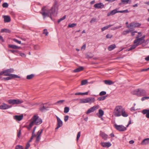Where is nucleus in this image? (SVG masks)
<instances>
[{"instance_id": "f257e3e1", "label": "nucleus", "mask_w": 149, "mask_h": 149, "mask_svg": "<svg viewBox=\"0 0 149 149\" xmlns=\"http://www.w3.org/2000/svg\"><path fill=\"white\" fill-rule=\"evenodd\" d=\"M56 4L54 5L50 10L47 8L45 7H44L42 8L40 13L43 16L44 18L48 17L52 19V16H56L57 14L58 8L56 7Z\"/></svg>"}, {"instance_id": "f03ea898", "label": "nucleus", "mask_w": 149, "mask_h": 149, "mask_svg": "<svg viewBox=\"0 0 149 149\" xmlns=\"http://www.w3.org/2000/svg\"><path fill=\"white\" fill-rule=\"evenodd\" d=\"M131 123V122H129L126 127H124L122 125H118L116 124H114V126L117 130L120 132H124L127 130V127H128Z\"/></svg>"}, {"instance_id": "7ed1b4c3", "label": "nucleus", "mask_w": 149, "mask_h": 149, "mask_svg": "<svg viewBox=\"0 0 149 149\" xmlns=\"http://www.w3.org/2000/svg\"><path fill=\"white\" fill-rule=\"evenodd\" d=\"M124 108L121 106H116L114 110V114L116 116H119L121 115V113Z\"/></svg>"}, {"instance_id": "20e7f679", "label": "nucleus", "mask_w": 149, "mask_h": 149, "mask_svg": "<svg viewBox=\"0 0 149 149\" xmlns=\"http://www.w3.org/2000/svg\"><path fill=\"white\" fill-rule=\"evenodd\" d=\"M140 24L137 22H132L129 24L127 25V27L130 29H134L139 26Z\"/></svg>"}, {"instance_id": "39448f33", "label": "nucleus", "mask_w": 149, "mask_h": 149, "mask_svg": "<svg viewBox=\"0 0 149 149\" xmlns=\"http://www.w3.org/2000/svg\"><path fill=\"white\" fill-rule=\"evenodd\" d=\"M9 104L14 105L15 104H19L22 103L23 101L22 100H9L8 101Z\"/></svg>"}, {"instance_id": "423d86ee", "label": "nucleus", "mask_w": 149, "mask_h": 149, "mask_svg": "<svg viewBox=\"0 0 149 149\" xmlns=\"http://www.w3.org/2000/svg\"><path fill=\"white\" fill-rule=\"evenodd\" d=\"M98 106H94L89 109L86 112V114H88L90 113L93 112L95 111L98 109Z\"/></svg>"}, {"instance_id": "0eeeda50", "label": "nucleus", "mask_w": 149, "mask_h": 149, "mask_svg": "<svg viewBox=\"0 0 149 149\" xmlns=\"http://www.w3.org/2000/svg\"><path fill=\"white\" fill-rule=\"evenodd\" d=\"M9 77H7L3 78V79L5 80H8L13 78H20V77L16 75V74H11L10 76H8Z\"/></svg>"}, {"instance_id": "6e6552de", "label": "nucleus", "mask_w": 149, "mask_h": 149, "mask_svg": "<svg viewBox=\"0 0 149 149\" xmlns=\"http://www.w3.org/2000/svg\"><path fill=\"white\" fill-rule=\"evenodd\" d=\"M99 135L101 136L104 140H107L108 138V135L101 131H100Z\"/></svg>"}, {"instance_id": "1a4fd4ad", "label": "nucleus", "mask_w": 149, "mask_h": 149, "mask_svg": "<svg viewBox=\"0 0 149 149\" xmlns=\"http://www.w3.org/2000/svg\"><path fill=\"white\" fill-rule=\"evenodd\" d=\"M42 122H31V123L29 124V126L27 127V129L30 130L31 129L34 124L35 123L36 125H38L41 124Z\"/></svg>"}, {"instance_id": "9d476101", "label": "nucleus", "mask_w": 149, "mask_h": 149, "mask_svg": "<svg viewBox=\"0 0 149 149\" xmlns=\"http://www.w3.org/2000/svg\"><path fill=\"white\" fill-rule=\"evenodd\" d=\"M94 7L97 9L102 8L104 7V5L102 3H98L95 4L94 5Z\"/></svg>"}, {"instance_id": "9b49d317", "label": "nucleus", "mask_w": 149, "mask_h": 149, "mask_svg": "<svg viewBox=\"0 0 149 149\" xmlns=\"http://www.w3.org/2000/svg\"><path fill=\"white\" fill-rule=\"evenodd\" d=\"M11 107L12 106H9L5 103H3L2 105H0V109H6Z\"/></svg>"}, {"instance_id": "f8f14e48", "label": "nucleus", "mask_w": 149, "mask_h": 149, "mask_svg": "<svg viewBox=\"0 0 149 149\" xmlns=\"http://www.w3.org/2000/svg\"><path fill=\"white\" fill-rule=\"evenodd\" d=\"M100 144L101 146L104 147L109 148L111 145V144L109 142H101Z\"/></svg>"}, {"instance_id": "ddd939ff", "label": "nucleus", "mask_w": 149, "mask_h": 149, "mask_svg": "<svg viewBox=\"0 0 149 149\" xmlns=\"http://www.w3.org/2000/svg\"><path fill=\"white\" fill-rule=\"evenodd\" d=\"M23 117V114H21L20 115H15L13 116V118L15 120L18 121H20L21 120Z\"/></svg>"}, {"instance_id": "4468645a", "label": "nucleus", "mask_w": 149, "mask_h": 149, "mask_svg": "<svg viewBox=\"0 0 149 149\" xmlns=\"http://www.w3.org/2000/svg\"><path fill=\"white\" fill-rule=\"evenodd\" d=\"M10 75L9 73L7 70L1 71L0 72V76L1 75H3L4 76H10Z\"/></svg>"}, {"instance_id": "2eb2a0df", "label": "nucleus", "mask_w": 149, "mask_h": 149, "mask_svg": "<svg viewBox=\"0 0 149 149\" xmlns=\"http://www.w3.org/2000/svg\"><path fill=\"white\" fill-rule=\"evenodd\" d=\"M142 113L143 114H146V117L148 118H149V109H144L143 110Z\"/></svg>"}, {"instance_id": "dca6fc26", "label": "nucleus", "mask_w": 149, "mask_h": 149, "mask_svg": "<svg viewBox=\"0 0 149 149\" xmlns=\"http://www.w3.org/2000/svg\"><path fill=\"white\" fill-rule=\"evenodd\" d=\"M118 13V11H117V9H115L112 10L111 12L108 13L107 15V16H109L111 15H113L116 13Z\"/></svg>"}, {"instance_id": "f3484780", "label": "nucleus", "mask_w": 149, "mask_h": 149, "mask_svg": "<svg viewBox=\"0 0 149 149\" xmlns=\"http://www.w3.org/2000/svg\"><path fill=\"white\" fill-rule=\"evenodd\" d=\"M148 143H149V138L144 139L141 143V144L142 145H146Z\"/></svg>"}, {"instance_id": "a211bd4d", "label": "nucleus", "mask_w": 149, "mask_h": 149, "mask_svg": "<svg viewBox=\"0 0 149 149\" xmlns=\"http://www.w3.org/2000/svg\"><path fill=\"white\" fill-rule=\"evenodd\" d=\"M4 21L5 22H10L11 19L9 16H4Z\"/></svg>"}, {"instance_id": "6ab92c4d", "label": "nucleus", "mask_w": 149, "mask_h": 149, "mask_svg": "<svg viewBox=\"0 0 149 149\" xmlns=\"http://www.w3.org/2000/svg\"><path fill=\"white\" fill-rule=\"evenodd\" d=\"M84 69V68L82 66H80L75 69H74L73 72H78L81 71H82Z\"/></svg>"}, {"instance_id": "aec40b11", "label": "nucleus", "mask_w": 149, "mask_h": 149, "mask_svg": "<svg viewBox=\"0 0 149 149\" xmlns=\"http://www.w3.org/2000/svg\"><path fill=\"white\" fill-rule=\"evenodd\" d=\"M133 95H136L138 96H140V90L139 89L137 90H134L132 92Z\"/></svg>"}, {"instance_id": "412c9836", "label": "nucleus", "mask_w": 149, "mask_h": 149, "mask_svg": "<svg viewBox=\"0 0 149 149\" xmlns=\"http://www.w3.org/2000/svg\"><path fill=\"white\" fill-rule=\"evenodd\" d=\"M39 117L37 115H35L32 117L31 121H36L37 120H39V121H42V120L41 119H38Z\"/></svg>"}, {"instance_id": "4be33fe9", "label": "nucleus", "mask_w": 149, "mask_h": 149, "mask_svg": "<svg viewBox=\"0 0 149 149\" xmlns=\"http://www.w3.org/2000/svg\"><path fill=\"white\" fill-rule=\"evenodd\" d=\"M121 2L119 3V5L127 4L129 3L130 0H121Z\"/></svg>"}, {"instance_id": "5701e85b", "label": "nucleus", "mask_w": 149, "mask_h": 149, "mask_svg": "<svg viewBox=\"0 0 149 149\" xmlns=\"http://www.w3.org/2000/svg\"><path fill=\"white\" fill-rule=\"evenodd\" d=\"M104 83L107 85H111L113 84L114 82L110 80H105L104 81Z\"/></svg>"}, {"instance_id": "b1692460", "label": "nucleus", "mask_w": 149, "mask_h": 149, "mask_svg": "<svg viewBox=\"0 0 149 149\" xmlns=\"http://www.w3.org/2000/svg\"><path fill=\"white\" fill-rule=\"evenodd\" d=\"M88 103H91L95 101V98L94 97H88Z\"/></svg>"}, {"instance_id": "393cba45", "label": "nucleus", "mask_w": 149, "mask_h": 149, "mask_svg": "<svg viewBox=\"0 0 149 149\" xmlns=\"http://www.w3.org/2000/svg\"><path fill=\"white\" fill-rule=\"evenodd\" d=\"M8 47L10 48L15 49H19V47L14 45H8Z\"/></svg>"}, {"instance_id": "a878e982", "label": "nucleus", "mask_w": 149, "mask_h": 149, "mask_svg": "<svg viewBox=\"0 0 149 149\" xmlns=\"http://www.w3.org/2000/svg\"><path fill=\"white\" fill-rule=\"evenodd\" d=\"M63 122H57V127L56 128L55 130L58 129L59 127H61L63 125Z\"/></svg>"}, {"instance_id": "bb28decb", "label": "nucleus", "mask_w": 149, "mask_h": 149, "mask_svg": "<svg viewBox=\"0 0 149 149\" xmlns=\"http://www.w3.org/2000/svg\"><path fill=\"white\" fill-rule=\"evenodd\" d=\"M116 47V45L115 44H113L110 45L108 47V49L109 51H111L114 49Z\"/></svg>"}, {"instance_id": "cd10ccee", "label": "nucleus", "mask_w": 149, "mask_h": 149, "mask_svg": "<svg viewBox=\"0 0 149 149\" xmlns=\"http://www.w3.org/2000/svg\"><path fill=\"white\" fill-rule=\"evenodd\" d=\"M139 35L136 37V39L135 40L134 42V44H138L140 43V38H139Z\"/></svg>"}, {"instance_id": "c85d7f7f", "label": "nucleus", "mask_w": 149, "mask_h": 149, "mask_svg": "<svg viewBox=\"0 0 149 149\" xmlns=\"http://www.w3.org/2000/svg\"><path fill=\"white\" fill-rule=\"evenodd\" d=\"M139 45L138 44H134V45H132V46H131V47L129 49H128V51H129L130 50H131L133 49H134L135 48H136V46Z\"/></svg>"}, {"instance_id": "c756f323", "label": "nucleus", "mask_w": 149, "mask_h": 149, "mask_svg": "<svg viewBox=\"0 0 149 149\" xmlns=\"http://www.w3.org/2000/svg\"><path fill=\"white\" fill-rule=\"evenodd\" d=\"M1 32H6L9 33H11V31L9 29H2L1 30Z\"/></svg>"}, {"instance_id": "7c9ffc66", "label": "nucleus", "mask_w": 149, "mask_h": 149, "mask_svg": "<svg viewBox=\"0 0 149 149\" xmlns=\"http://www.w3.org/2000/svg\"><path fill=\"white\" fill-rule=\"evenodd\" d=\"M145 37V36L144 35L142 37H140V45L143 43H144L145 44V40H144V38ZM144 45V44H143Z\"/></svg>"}, {"instance_id": "2f4dec72", "label": "nucleus", "mask_w": 149, "mask_h": 149, "mask_svg": "<svg viewBox=\"0 0 149 149\" xmlns=\"http://www.w3.org/2000/svg\"><path fill=\"white\" fill-rule=\"evenodd\" d=\"M133 31V30H127L126 31H124L122 32V34L123 35H126L129 33L130 32H131Z\"/></svg>"}, {"instance_id": "473e14b6", "label": "nucleus", "mask_w": 149, "mask_h": 149, "mask_svg": "<svg viewBox=\"0 0 149 149\" xmlns=\"http://www.w3.org/2000/svg\"><path fill=\"white\" fill-rule=\"evenodd\" d=\"M98 113L99 115L98 116L99 117H102L104 114V111L102 109H99Z\"/></svg>"}, {"instance_id": "72a5a7b5", "label": "nucleus", "mask_w": 149, "mask_h": 149, "mask_svg": "<svg viewBox=\"0 0 149 149\" xmlns=\"http://www.w3.org/2000/svg\"><path fill=\"white\" fill-rule=\"evenodd\" d=\"M107 97V95H105L103 96L100 97L97 99V100L99 101L103 100L105 99Z\"/></svg>"}, {"instance_id": "f704fd0d", "label": "nucleus", "mask_w": 149, "mask_h": 149, "mask_svg": "<svg viewBox=\"0 0 149 149\" xmlns=\"http://www.w3.org/2000/svg\"><path fill=\"white\" fill-rule=\"evenodd\" d=\"M121 115L124 117H126L128 116V114L125 112L124 109L121 113Z\"/></svg>"}, {"instance_id": "c9c22d12", "label": "nucleus", "mask_w": 149, "mask_h": 149, "mask_svg": "<svg viewBox=\"0 0 149 149\" xmlns=\"http://www.w3.org/2000/svg\"><path fill=\"white\" fill-rule=\"evenodd\" d=\"M34 77V75L32 74L30 75H28L26 76V79L28 80H30L32 79Z\"/></svg>"}, {"instance_id": "e433bc0d", "label": "nucleus", "mask_w": 149, "mask_h": 149, "mask_svg": "<svg viewBox=\"0 0 149 149\" xmlns=\"http://www.w3.org/2000/svg\"><path fill=\"white\" fill-rule=\"evenodd\" d=\"M113 25H109L107 26H105L104 27H103L102 28L101 30L102 31H104L105 30L108 29L109 27H111V26H112Z\"/></svg>"}, {"instance_id": "4c0bfd02", "label": "nucleus", "mask_w": 149, "mask_h": 149, "mask_svg": "<svg viewBox=\"0 0 149 149\" xmlns=\"http://www.w3.org/2000/svg\"><path fill=\"white\" fill-rule=\"evenodd\" d=\"M8 72L10 74H11V73H13L14 71V70L13 68H10L9 69H7Z\"/></svg>"}, {"instance_id": "58836bf2", "label": "nucleus", "mask_w": 149, "mask_h": 149, "mask_svg": "<svg viewBox=\"0 0 149 149\" xmlns=\"http://www.w3.org/2000/svg\"><path fill=\"white\" fill-rule=\"evenodd\" d=\"M77 24L75 23H73L72 24H69L68 26V28H73L76 26Z\"/></svg>"}, {"instance_id": "ea45409f", "label": "nucleus", "mask_w": 149, "mask_h": 149, "mask_svg": "<svg viewBox=\"0 0 149 149\" xmlns=\"http://www.w3.org/2000/svg\"><path fill=\"white\" fill-rule=\"evenodd\" d=\"M88 83V81L87 80H83L81 81V85H83L86 84Z\"/></svg>"}, {"instance_id": "a19ab883", "label": "nucleus", "mask_w": 149, "mask_h": 149, "mask_svg": "<svg viewBox=\"0 0 149 149\" xmlns=\"http://www.w3.org/2000/svg\"><path fill=\"white\" fill-rule=\"evenodd\" d=\"M69 110V108L68 107H65L64 109V112L65 113H66L68 112Z\"/></svg>"}, {"instance_id": "79ce46f5", "label": "nucleus", "mask_w": 149, "mask_h": 149, "mask_svg": "<svg viewBox=\"0 0 149 149\" xmlns=\"http://www.w3.org/2000/svg\"><path fill=\"white\" fill-rule=\"evenodd\" d=\"M15 149H23V147L22 146L17 145L15 146Z\"/></svg>"}, {"instance_id": "37998d69", "label": "nucleus", "mask_w": 149, "mask_h": 149, "mask_svg": "<svg viewBox=\"0 0 149 149\" xmlns=\"http://www.w3.org/2000/svg\"><path fill=\"white\" fill-rule=\"evenodd\" d=\"M43 34H45V36H47L48 34V32L47 31V29H45L43 31Z\"/></svg>"}, {"instance_id": "c03bdc74", "label": "nucleus", "mask_w": 149, "mask_h": 149, "mask_svg": "<svg viewBox=\"0 0 149 149\" xmlns=\"http://www.w3.org/2000/svg\"><path fill=\"white\" fill-rule=\"evenodd\" d=\"M66 18V15H64L60 19L57 21L58 23H59L61 21L64 20Z\"/></svg>"}, {"instance_id": "a18cd8bd", "label": "nucleus", "mask_w": 149, "mask_h": 149, "mask_svg": "<svg viewBox=\"0 0 149 149\" xmlns=\"http://www.w3.org/2000/svg\"><path fill=\"white\" fill-rule=\"evenodd\" d=\"M45 109H46V108L44 105L42 107H40L39 108L40 110L42 112H43Z\"/></svg>"}, {"instance_id": "49530a36", "label": "nucleus", "mask_w": 149, "mask_h": 149, "mask_svg": "<svg viewBox=\"0 0 149 149\" xmlns=\"http://www.w3.org/2000/svg\"><path fill=\"white\" fill-rule=\"evenodd\" d=\"M118 13H127L129 12L128 10L127 9L124 10H120L118 11Z\"/></svg>"}, {"instance_id": "de8ad7c7", "label": "nucleus", "mask_w": 149, "mask_h": 149, "mask_svg": "<svg viewBox=\"0 0 149 149\" xmlns=\"http://www.w3.org/2000/svg\"><path fill=\"white\" fill-rule=\"evenodd\" d=\"M12 40L14 41V42L17 43L18 44H21V41H19L17 40V39L14 38L12 39Z\"/></svg>"}, {"instance_id": "09e8293b", "label": "nucleus", "mask_w": 149, "mask_h": 149, "mask_svg": "<svg viewBox=\"0 0 149 149\" xmlns=\"http://www.w3.org/2000/svg\"><path fill=\"white\" fill-rule=\"evenodd\" d=\"M106 94V93L105 91H102L100 92L99 93V95L100 96H102L105 95Z\"/></svg>"}, {"instance_id": "8fccbe9b", "label": "nucleus", "mask_w": 149, "mask_h": 149, "mask_svg": "<svg viewBox=\"0 0 149 149\" xmlns=\"http://www.w3.org/2000/svg\"><path fill=\"white\" fill-rule=\"evenodd\" d=\"M149 99V96H145L142 97L141 99V100L142 101H143L144 100L148 99Z\"/></svg>"}, {"instance_id": "3c124183", "label": "nucleus", "mask_w": 149, "mask_h": 149, "mask_svg": "<svg viewBox=\"0 0 149 149\" xmlns=\"http://www.w3.org/2000/svg\"><path fill=\"white\" fill-rule=\"evenodd\" d=\"M81 132H78L77 136V140L78 141L79 139L80 136Z\"/></svg>"}, {"instance_id": "603ef678", "label": "nucleus", "mask_w": 149, "mask_h": 149, "mask_svg": "<svg viewBox=\"0 0 149 149\" xmlns=\"http://www.w3.org/2000/svg\"><path fill=\"white\" fill-rule=\"evenodd\" d=\"M2 6L3 8H7L8 6V4L7 3H4L2 4Z\"/></svg>"}, {"instance_id": "864d4df0", "label": "nucleus", "mask_w": 149, "mask_h": 149, "mask_svg": "<svg viewBox=\"0 0 149 149\" xmlns=\"http://www.w3.org/2000/svg\"><path fill=\"white\" fill-rule=\"evenodd\" d=\"M43 132V130L41 129L39 131L37 132V136H40V135L42 134Z\"/></svg>"}, {"instance_id": "5fc2aeb1", "label": "nucleus", "mask_w": 149, "mask_h": 149, "mask_svg": "<svg viewBox=\"0 0 149 149\" xmlns=\"http://www.w3.org/2000/svg\"><path fill=\"white\" fill-rule=\"evenodd\" d=\"M113 37V35L111 34H107L106 36L107 38H111Z\"/></svg>"}, {"instance_id": "6e6d98bb", "label": "nucleus", "mask_w": 149, "mask_h": 149, "mask_svg": "<svg viewBox=\"0 0 149 149\" xmlns=\"http://www.w3.org/2000/svg\"><path fill=\"white\" fill-rule=\"evenodd\" d=\"M40 139V136H37L36 139V142H38Z\"/></svg>"}, {"instance_id": "4d7b16f0", "label": "nucleus", "mask_w": 149, "mask_h": 149, "mask_svg": "<svg viewBox=\"0 0 149 149\" xmlns=\"http://www.w3.org/2000/svg\"><path fill=\"white\" fill-rule=\"evenodd\" d=\"M64 101L65 100H60L59 101H58L56 102V103L61 104L63 103L64 102Z\"/></svg>"}, {"instance_id": "13d9d810", "label": "nucleus", "mask_w": 149, "mask_h": 149, "mask_svg": "<svg viewBox=\"0 0 149 149\" xmlns=\"http://www.w3.org/2000/svg\"><path fill=\"white\" fill-rule=\"evenodd\" d=\"M149 42V38L146 41H145L144 45V44L142 45L143 46H145Z\"/></svg>"}, {"instance_id": "bf43d9fd", "label": "nucleus", "mask_w": 149, "mask_h": 149, "mask_svg": "<svg viewBox=\"0 0 149 149\" xmlns=\"http://www.w3.org/2000/svg\"><path fill=\"white\" fill-rule=\"evenodd\" d=\"M30 146V144L29 142H28L26 145V147L25 148V149H28V148Z\"/></svg>"}, {"instance_id": "052dcab7", "label": "nucleus", "mask_w": 149, "mask_h": 149, "mask_svg": "<svg viewBox=\"0 0 149 149\" xmlns=\"http://www.w3.org/2000/svg\"><path fill=\"white\" fill-rule=\"evenodd\" d=\"M21 130L20 129L17 133V136L18 137H19L21 134Z\"/></svg>"}, {"instance_id": "680f3d73", "label": "nucleus", "mask_w": 149, "mask_h": 149, "mask_svg": "<svg viewBox=\"0 0 149 149\" xmlns=\"http://www.w3.org/2000/svg\"><path fill=\"white\" fill-rule=\"evenodd\" d=\"M20 55L23 57L25 58L26 56V55L25 54L23 53H21L19 54Z\"/></svg>"}, {"instance_id": "e2e57ef3", "label": "nucleus", "mask_w": 149, "mask_h": 149, "mask_svg": "<svg viewBox=\"0 0 149 149\" xmlns=\"http://www.w3.org/2000/svg\"><path fill=\"white\" fill-rule=\"evenodd\" d=\"M35 136H36V134H34V135H32V136H31V139H30L29 140V142H29H29H31L33 139V137Z\"/></svg>"}, {"instance_id": "0e129e2a", "label": "nucleus", "mask_w": 149, "mask_h": 149, "mask_svg": "<svg viewBox=\"0 0 149 149\" xmlns=\"http://www.w3.org/2000/svg\"><path fill=\"white\" fill-rule=\"evenodd\" d=\"M149 70V68H146V69H141V70H140V72L146 71H147Z\"/></svg>"}, {"instance_id": "69168bd1", "label": "nucleus", "mask_w": 149, "mask_h": 149, "mask_svg": "<svg viewBox=\"0 0 149 149\" xmlns=\"http://www.w3.org/2000/svg\"><path fill=\"white\" fill-rule=\"evenodd\" d=\"M138 109L136 107H132L131 108V111H134Z\"/></svg>"}, {"instance_id": "338daca9", "label": "nucleus", "mask_w": 149, "mask_h": 149, "mask_svg": "<svg viewBox=\"0 0 149 149\" xmlns=\"http://www.w3.org/2000/svg\"><path fill=\"white\" fill-rule=\"evenodd\" d=\"M79 103H84V99H79Z\"/></svg>"}, {"instance_id": "774afa93", "label": "nucleus", "mask_w": 149, "mask_h": 149, "mask_svg": "<svg viewBox=\"0 0 149 149\" xmlns=\"http://www.w3.org/2000/svg\"><path fill=\"white\" fill-rule=\"evenodd\" d=\"M39 48V46L38 45H35L34 46V48L35 49H38Z\"/></svg>"}]
</instances>
